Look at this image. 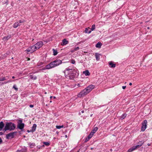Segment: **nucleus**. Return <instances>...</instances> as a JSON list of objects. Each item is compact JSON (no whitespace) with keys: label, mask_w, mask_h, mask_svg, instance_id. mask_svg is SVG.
<instances>
[{"label":"nucleus","mask_w":152,"mask_h":152,"mask_svg":"<svg viewBox=\"0 0 152 152\" xmlns=\"http://www.w3.org/2000/svg\"><path fill=\"white\" fill-rule=\"evenodd\" d=\"M94 88V85H89L78 93L77 95V97L81 98L84 97L90 93Z\"/></svg>","instance_id":"1"},{"label":"nucleus","mask_w":152,"mask_h":152,"mask_svg":"<svg viewBox=\"0 0 152 152\" xmlns=\"http://www.w3.org/2000/svg\"><path fill=\"white\" fill-rule=\"evenodd\" d=\"M62 63V62L61 60L60 59H56L47 64L46 67L48 69H52L59 66Z\"/></svg>","instance_id":"2"},{"label":"nucleus","mask_w":152,"mask_h":152,"mask_svg":"<svg viewBox=\"0 0 152 152\" xmlns=\"http://www.w3.org/2000/svg\"><path fill=\"white\" fill-rule=\"evenodd\" d=\"M16 128V125L11 122H7L4 130L5 132L7 130L12 131L14 130Z\"/></svg>","instance_id":"3"},{"label":"nucleus","mask_w":152,"mask_h":152,"mask_svg":"<svg viewBox=\"0 0 152 152\" xmlns=\"http://www.w3.org/2000/svg\"><path fill=\"white\" fill-rule=\"evenodd\" d=\"M67 75H69V79L72 80L74 78L77 77L79 75V72L78 70L76 68L73 69L70 73L68 74Z\"/></svg>","instance_id":"4"},{"label":"nucleus","mask_w":152,"mask_h":152,"mask_svg":"<svg viewBox=\"0 0 152 152\" xmlns=\"http://www.w3.org/2000/svg\"><path fill=\"white\" fill-rule=\"evenodd\" d=\"M17 121V128L20 129L21 131L25 132L24 130V128L25 126V124L23 122V119L20 118L16 120Z\"/></svg>","instance_id":"5"},{"label":"nucleus","mask_w":152,"mask_h":152,"mask_svg":"<svg viewBox=\"0 0 152 152\" xmlns=\"http://www.w3.org/2000/svg\"><path fill=\"white\" fill-rule=\"evenodd\" d=\"M147 121L145 120L142 123V126L141 130L142 132H144L145 130L147 127Z\"/></svg>","instance_id":"6"},{"label":"nucleus","mask_w":152,"mask_h":152,"mask_svg":"<svg viewBox=\"0 0 152 152\" xmlns=\"http://www.w3.org/2000/svg\"><path fill=\"white\" fill-rule=\"evenodd\" d=\"M43 45V42L42 41H40L37 42L34 45L36 47V48L38 49L42 47Z\"/></svg>","instance_id":"7"},{"label":"nucleus","mask_w":152,"mask_h":152,"mask_svg":"<svg viewBox=\"0 0 152 152\" xmlns=\"http://www.w3.org/2000/svg\"><path fill=\"white\" fill-rule=\"evenodd\" d=\"M73 70V69H71V67L69 66L66 68L65 70L63 71V72L64 73L65 76H67V75H66V71H67V74H69V73H70L71 71H72V70Z\"/></svg>","instance_id":"8"},{"label":"nucleus","mask_w":152,"mask_h":152,"mask_svg":"<svg viewBox=\"0 0 152 152\" xmlns=\"http://www.w3.org/2000/svg\"><path fill=\"white\" fill-rule=\"evenodd\" d=\"M14 137V135L12 132L6 135V138L8 140L10 139H13Z\"/></svg>","instance_id":"9"},{"label":"nucleus","mask_w":152,"mask_h":152,"mask_svg":"<svg viewBox=\"0 0 152 152\" xmlns=\"http://www.w3.org/2000/svg\"><path fill=\"white\" fill-rule=\"evenodd\" d=\"M32 74V73H30L29 74V76L30 77V79L33 80H36L37 79V77L33 74L31 75Z\"/></svg>","instance_id":"10"},{"label":"nucleus","mask_w":152,"mask_h":152,"mask_svg":"<svg viewBox=\"0 0 152 152\" xmlns=\"http://www.w3.org/2000/svg\"><path fill=\"white\" fill-rule=\"evenodd\" d=\"M11 37V35H8L7 36L4 37L2 39H3L4 41H7L8 40L10 39Z\"/></svg>","instance_id":"11"},{"label":"nucleus","mask_w":152,"mask_h":152,"mask_svg":"<svg viewBox=\"0 0 152 152\" xmlns=\"http://www.w3.org/2000/svg\"><path fill=\"white\" fill-rule=\"evenodd\" d=\"M69 42V41H67L66 39H64L62 40L61 45L62 46H64L68 44Z\"/></svg>","instance_id":"12"},{"label":"nucleus","mask_w":152,"mask_h":152,"mask_svg":"<svg viewBox=\"0 0 152 152\" xmlns=\"http://www.w3.org/2000/svg\"><path fill=\"white\" fill-rule=\"evenodd\" d=\"M109 65L111 68H114L116 64L113 62L111 61L109 62Z\"/></svg>","instance_id":"13"},{"label":"nucleus","mask_w":152,"mask_h":152,"mask_svg":"<svg viewBox=\"0 0 152 152\" xmlns=\"http://www.w3.org/2000/svg\"><path fill=\"white\" fill-rule=\"evenodd\" d=\"M101 55L100 54L96 53H95V56L96 57V60L98 61H99L100 59V56Z\"/></svg>","instance_id":"14"},{"label":"nucleus","mask_w":152,"mask_h":152,"mask_svg":"<svg viewBox=\"0 0 152 152\" xmlns=\"http://www.w3.org/2000/svg\"><path fill=\"white\" fill-rule=\"evenodd\" d=\"M27 52L28 54L32 53V50H31V46L28 48L25 51Z\"/></svg>","instance_id":"15"},{"label":"nucleus","mask_w":152,"mask_h":152,"mask_svg":"<svg viewBox=\"0 0 152 152\" xmlns=\"http://www.w3.org/2000/svg\"><path fill=\"white\" fill-rule=\"evenodd\" d=\"M37 126L36 124H33V125L31 129V131L33 132L35 131Z\"/></svg>","instance_id":"16"},{"label":"nucleus","mask_w":152,"mask_h":152,"mask_svg":"<svg viewBox=\"0 0 152 152\" xmlns=\"http://www.w3.org/2000/svg\"><path fill=\"white\" fill-rule=\"evenodd\" d=\"M4 124L2 121L0 122V131L2 130L4 127Z\"/></svg>","instance_id":"17"},{"label":"nucleus","mask_w":152,"mask_h":152,"mask_svg":"<svg viewBox=\"0 0 152 152\" xmlns=\"http://www.w3.org/2000/svg\"><path fill=\"white\" fill-rule=\"evenodd\" d=\"M102 45V44L101 42H99L95 46L96 48H101Z\"/></svg>","instance_id":"18"},{"label":"nucleus","mask_w":152,"mask_h":152,"mask_svg":"<svg viewBox=\"0 0 152 152\" xmlns=\"http://www.w3.org/2000/svg\"><path fill=\"white\" fill-rule=\"evenodd\" d=\"M20 25L19 24L18 22H15L13 25V27L14 28H17L18 26H20Z\"/></svg>","instance_id":"19"},{"label":"nucleus","mask_w":152,"mask_h":152,"mask_svg":"<svg viewBox=\"0 0 152 152\" xmlns=\"http://www.w3.org/2000/svg\"><path fill=\"white\" fill-rule=\"evenodd\" d=\"M31 50H32V53H33L36 50H37L36 48V47L34 45H32L31 46Z\"/></svg>","instance_id":"20"},{"label":"nucleus","mask_w":152,"mask_h":152,"mask_svg":"<svg viewBox=\"0 0 152 152\" xmlns=\"http://www.w3.org/2000/svg\"><path fill=\"white\" fill-rule=\"evenodd\" d=\"M127 116V114L126 113H124L120 117V119L121 120H122L124 119Z\"/></svg>","instance_id":"21"},{"label":"nucleus","mask_w":152,"mask_h":152,"mask_svg":"<svg viewBox=\"0 0 152 152\" xmlns=\"http://www.w3.org/2000/svg\"><path fill=\"white\" fill-rule=\"evenodd\" d=\"M28 145L29 146L30 148H33L34 147V146H35L36 145L35 143L33 142V143H31V142H29L28 143Z\"/></svg>","instance_id":"22"},{"label":"nucleus","mask_w":152,"mask_h":152,"mask_svg":"<svg viewBox=\"0 0 152 152\" xmlns=\"http://www.w3.org/2000/svg\"><path fill=\"white\" fill-rule=\"evenodd\" d=\"M83 73L85 74L86 76H89L90 75V73L88 70H86L85 71L83 72Z\"/></svg>","instance_id":"23"},{"label":"nucleus","mask_w":152,"mask_h":152,"mask_svg":"<svg viewBox=\"0 0 152 152\" xmlns=\"http://www.w3.org/2000/svg\"><path fill=\"white\" fill-rule=\"evenodd\" d=\"M79 49V48L78 47H77L73 49H72L71 50V52L72 53L78 50Z\"/></svg>","instance_id":"24"},{"label":"nucleus","mask_w":152,"mask_h":152,"mask_svg":"<svg viewBox=\"0 0 152 152\" xmlns=\"http://www.w3.org/2000/svg\"><path fill=\"white\" fill-rule=\"evenodd\" d=\"M27 148L25 147L22 148L20 150V152H27Z\"/></svg>","instance_id":"25"},{"label":"nucleus","mask_w":152,"mask_h":152,"mask_svg":"<svg viewBox=\"0 0 152 152\" xmlns=\"http://www.w3.org/2000/svg\"><path fill=\"white\" fill-rule=\"evenodd\" d=\"M135 150V149L133 146V147L129 149L127 151L128 152H132Z\"/></svg>","instance_id":"26"},{"label":"nucleus","mask_w":152,"mask_h":152,"mask_svg":"<svg viewBox=\"0 0 152 152\" xmlns=\"http://www.w3.org/2000/svg\"><path fill=\"white\" fill-rule=\"evenodd\" d=\"M89 28H86L85 29V33H86L90 34L91 33V31L89 30Z\"/></svg>","instance_id":"27"},{"label":"nucleus","mask_w":152,"mask_h":152,"mask_svg":"<svg viewBox=\"0 0 152 152\" xmlns=\"http://www.w3.org/2000/svg\"><path fill=\"white\" fill-rule=\"evenodd\" d=\"M52 50L53 52V55L54 56L57 55L58 53L57 50L55 49L54 48Z\"/></svg>","instance_id":"28"},{"label":"nucleus","mask_w":152,"mask_h":152,"mask_svg":"<svg viewBox=\"0 0 152 152\" xmlns=\"http://www.w3.org/2000/svg\"><path fill=\"white\" fill-rule=\"evenodd\" d=\"M98 129V127H96L93 129L92 130V131L94 132V133H95L97 131Z\"/></svg>","instance_id":"29"},{"label":"nucleus","mask_w":152,"mask_h":152,"mask_svg":"<svg viewBox=\"0 0 152 152\" xmlns=\"http://www.w3.org/2000/svg\"><path fill=\"white\" fill-rule=\"evenodd\" d=\"M43 144L47 146H49L50 145V142H43Z\"/></svg>","instance_id":"30"},{"label":"nucleus","mask_w":152,"mask_h":152,"mask_svg":"<svg viewBox=\"0 0 152 152\" xmlns=\"http://www.w3.org/2000/svg\"><path fill=\"white\" fill-rule=\"evenodd\" d=\"M64 127V125H56V129H61V128H62Z\"/></svg>","instance_id":"31"},{"label":"nucleus","mask_w":152,"mask_h":152,"mask_svg":"<svg viewBox=\"0 0 152 152\" xmlns=\"http://www.w3.org/2000/svg\"><path fill=\"white\" fill-rule=\"evenodd\" d=\"M13 88H14L16 91H17L18 90V88L17 87V86L15 84H14L13 87Z\"/></svg>","instance_id":"32"},{"label":"nucleus","mask_w":152,"mask_h":152,"mask_svg":"<svg viewBox=\"0 0 152 152\" xmlns=\"http://www.w3.org/2000/svg\"><path fill=\"white\" fill-rule=\"evenodd\" d=\"M95 29V24H93L92 26V27L91 28V31H94Z\"/></svg>","instance_id":"33"},{"label":"nucleus","mask_w":152,"mask_h":152,"mask_svg":"<svg viewBox=\"0 0 152 152\" xmlns=\"http://www.w3.org/2000/svg\"><path fill=\"white\" fill-rule=\"evenodd\" d=\"M6 80V78L4 77H0V81H3Z\"/></svg>","instance_id":"34"},{"label":"nucleus","mask_w":152,"mask_h":152,"mask_svg":"<svg viewBox=\"0 0 152 152\" xmlns=\"http://www.w3.org/2000/svg\"><path fill=\"white\" fill-rule=\"evenodd\" d=\"M144 143V141H140L139 142H138V144L139 145H141V146Z\"/></svg>","instance_id":"35"},{"label":"nucleus","mask_w":152,"mask_h":152,"mask_svg":"<svg viewBox=\"0 0 152 152\" xmlns=\"http://www.w3.org/2000/svg\"><path fill=\"white\" fill-rule=\"evenodd\" d=\"M134 147L135 148V150L137 148H138L141 147V145H137L136 146H134Z\"/></svg>","instance_id":"36"},{"label":"nucleus","mask_w":152,"mask_h":152,"mask_svg":"<svg viewBox=\"0 0 152 152\" xmlns=\"http://www.w3.org/2000/svg\"><path fill=\"white\" fill-rule=\"evenodd\" d=\"M25 22V20L23 19V20H20L18 21V23L20 24V23H23Z\"/></svg>","instance_id":"37"},{"label":"nucleus","mask_w":152,"mask_h":152,"mask_svg":"<svg viewBox=\"0 0 152 152\" xmlns=\"http://www.w3.org/2000/svg\"><path fill=\"white\" fill-rule=\"evenodd\" d=\"M12 132L13 134V135H14V137H15V136L17 134V131H15V132Z\"/></svg>","instance_id":"38"},{"label":"nucleus","mask_w":152,"mask_h":152,"mask_svg":"<svg viewBox=\"0 0 152 152\" xmlns=\"http://www.w3.org/2000/svg\"><path fill=\"white\" fill-rule=\"evenodd\" d=\"M71 63L73 64H74L75 63V60H72V59L71 61H70Z\"/></svg>","instance_id":"39"},{"label":"nucleus","mask_w":152,"mask_h":152,"mask_svg":"<svg viewBox=\"0 0 152 152\" xmlns=\"http://www.w3.org/2000/svg\"><path fill=\"white\" fill-rule=\"evenodd\" d=\"M47 66V65L45 66V67H43V68H42V70H45V69H51V68H49V69L48 68H48H47V67H46Z\"/></svg>","instance_id":"40"},{"label":"nucleus","mask_w":152,"mask_h":152,"mask_svg":"<svg viewBox=\"0 0 152 152\" xmlns=\"http://www.w3.org/2000/svg\"><path fill=\"white\" fill-rule=\"evenodd\" d=\"M89 140V139H88V137H87L86 138L85 140V142H87Z\"/></svg>","instance_id":"41"},{"label":"nucleus","mask_w":152,"mask_h":152,"mask_svg":"<svg viewBox=\"0 0 152 152\" xmlns=\"http://www.w3.org/2000/svg\"><path fill=\"white\" fill-rule=\"evenodd\" d=\"M92 137V136H91V134H89L88 135L87 137H88V139H90Z\"/></svg>","instance_id":"42"},{"label":"nucleus","mask_w":152,"mask_h":152,"mask_svg":"<svg viewBox=\"0 0 152 152\" xmlns=\"http://www.w3.org/2000/svg\"><path fill=\"white\" fill-rule=\"evenodd\" d=\"M37 147L38 149H40L41 148V146L40 145H38Z\"/></svg>","instance_id":"43"},{"label":"nucleus","mask_w":152,"mask_h":152,"mask_svg":"<svg viewBox=\"0 0 152 152\" xmlns=\"http://www.w3.org/2000/svg\"><path fill=\"white\" fill-rule=\"evenodd\" d=\"M94 132H93L92 131L91 132H90V134H91V135L92 136H93V135H94Z\"/></svg>","instance_id":"44"},{"label":"nucleus","mask_w":152,"mask_h":152,"mask_svg":"<svg viewBox=\"0 0 152 152\" xmlns=\"http://www.w3.org/2000/svg\"><path fill=\"white\" fill-rule=\"evenodd\" d=\"M3 142L1 138L0 137V144H1Z\"/></svg>","instance_id":"45"},{"label":"nucleus","mask_w":152,"mask_h":152,"mask_svg":"<svg viewBox=\"0 0 152 152\" xmlns=\"http://www.w3.org/2000/svg\"><path fill=\"white\" fill-rule=\"evenodd\" d=\"M82 150L80 152H85L86 151L85 149H84L83 148H82Z\"/></svg>","instance_id":"46"},{"label":"nucleus","mask_w":152,"mask_h":152,"mask_svg":"<svg viewBox=\"0 0 152 152\" xmlns=\"http://www.w3.org/2000/svg\"><path fill=\"white\" fill-rule=\"evenodd\" d=\"M27 131L28 133H29L30 132H33L31 131V130H28Z\"/></svg>","instance_id":"47"},{"label":"nucleus","mask_w":152,"mask_h":152,"mask_svg":"<svg viewBox=\"0 0 152 152\" xmlns=\"http://www.w3.org/2000/svg\"><path fill=\"white\" fill-rule=\"evenodd\" d=\"M29 106L31 108H32L34 107V105L33 104H30Z\"/></svg>","instance_id":"48"},{"label":"nucleus","mask_w":152,"mask_h":152,"mask_svg":"<svg viewBox=\"0 0 152 152\" xmlns=\"http://www.w3.org/2000/svg\"><path fill=\"white\" fill-rule=\"evenodd\" d=\"M11 81H10V80H9L8 81H7V82H5L4 83V84H6L7 83H8V82H11ZM3 84H4V83H3Z\"/></svg>","instance_id":"49"},{"label":"nucleus","mask_w":152,"mask_h":152,"mask_svg":"<svg viewBox=\"0 0 152 152\" xmlns=\"http://www.w3.org/2000/svg\"><path fill=\"white\" fill-rule=\"evenodd\" d=\"M126 86H123L122 87V88L123 89H125L126 88Z\"/></svg>","instance_id":"50"},{"label":"nucleus","mask_w":152,"mask_h":152,"mask_svg":"<svg viewBox=\"0 0 152 152\" xmlns=\"http://www.w3.org/2000/svg\"><path fill=\"white\" fill-rule=\"evenodd\" d=\"M82 150V149H80L77 151V152H80V151Z\"/></svg>","instance_id":"51"},{"label":"nucleus","mask_w":152,"mask_h":152,"mask_svg":"<svg viewBox=\"0 0 152 152\" xmlns=\"http://www.w3.org/2000/svg\"><path fill=\"white\" fill-rule=\"evenodd\" d=\"M21 132H22V131H21V130L20 131H19L18 132H19V133L20 134H21Z\"/></svg>","instance_id":"52"},{"label":"nucleus","mask_w":152,"mask_h":152,"mask_svg":"<svg viewBox=\"0 0 152 152\" xmlns=\"http://www.w3.org/2000/svg\"><path fill=\"white\" fill-rule=\"evenodd\" d=\"M16 152H20V150H18L16 151Z\"/></svg>","instance_id":"53"},{"label":"nucleus","mask_w":152,"mask_h":152,"mask_svg":"<svg viewBox=\"0 0 152 152\" xmlns=\"http://www.w3.org/2000/svg\"><path fill=\"white\" fill-rule=\"evenodd\" d=\"M3 133L2 132H0V135H3Z\"/></svg>","instance_id":"54"},{"label":"nucleus","mask_w":152,"mask_h":152,"mask_svg":"<svg viewBox=\"0 0 152 152\" xmlns=\"http://www.w3.org/2000/svg\"><path fill=\"white\" fill-rule=\"evenodd\" d=\"M53 98V96H51L50 97V100H51V99Z\"/></svg>","instance_id":"55"},{"label":"nucleus","mask_w":152,"mask_h":152,"mask_svg":"<svg viewBox=\"0 0 152 152\" xmlns=\"http://www.w3.org/2000/svg\"><path fill=\"white\" fill-rule=\"evenodd\" d=\"M77 86L78 87H80V84H78L77 85Z\"/></svg>","instance_id":"56"},{"label":"nucleus","mask_w":152,"mask_h":152,"mask_svg":"<svg viewBox=\"0 0 152 152\" xmlns=\"http://www.w3.org/2000/svg\"><path fill=\"white\" fill-rule=\"evenodd\" d=\"M147 145L148 146H150L151 145V144L150 143H148V144H147Z\"/></svg>","instance_id":"57"},{"label":"nucleus","mask_w":152,"mask_h":152,"mask_svg":"<svg viewBox=\"0 0 152 152\" xmlns=\"http://www.w3.org/2000/svg\"><path fill=\"white\" fill-rule=\"evenodd\" d=\"M8 55V54L7 53H6V54H4V56H5V57H6Z\"/></svg>","instance_id":"58"},{"label":"nucleus","mask_w":152,"mask_h":152,"mask_svg":"<svg viewBox=\"0 0 152 152\" xmlns=\"http://www.w3.org/2000/svg\"><path fill=\"white\" fill-rule=\"evenodd\" d=\"M132 83H129V85L130 86H132Z\"/></svg>","instance_id":"59"},{"label":"nucleus","mask_w":152,"mask_h":152,"mask_svg":"<svg viewBox=\"0 0 152 152\" xmlns=\"http://www.w3.org/2000/svg\"><path fill=\"white\" fill-rule=\"evenodd\" d=\"M41 146V148L42 147H44L45 146V145H42Z\"/></svg>","instance_id":"60"},{"label":"nucleus","mask_w":152,"mask_h":152,"mask_svg":"<svg viewBox=\"0 0 152 152\" xmlns=\"http://www.w3.org/2000/svg\"><path fill=\"white\" fill-rule=\"evenodd\" d=\"M81 113H84V110H82L81 111Z\"/></svg>","instance_id":"61"},{"label":"nucleus","mask_w":152,"mask_h":152,"mask_svg":"<svg viewBox=\"0 0 152 152\" xmlns=\"http://www.w3.org/2000/svg\"><path fill=\"white\" fill-rule=\"evenodd\" d=\"M12 78L13 79H14L15 78V77L14 76H13L12 77Z\"/></svg>","instance_id":"62"},{"label":"nucleus","mask_w":152,"mask_h":152,"mask_svg":"<svg viewBox=\"0 0 152 152\" xmlns=\"http://www.w3.org/2000/svg\"><path fill=\"white\" fill-rule=\"evenodd\" d=\"M53 98L54 99H56V97L55 96H53Z\"/></svg>","instance_id":"63"},{"label":"nucleus","mask_w":152,"mask_h":152,"mask_svg":"<svg viewBox=\"0 0 152 152\" xmlns=\"http://www.w3.org/2000/svg\"><path fill=\"white\" fill-rule=\"evenodd\" d=\"M93 115V114H91L90 115V117H92Z\"/></svg>","instance_id":"64"}]
</instances>
